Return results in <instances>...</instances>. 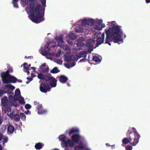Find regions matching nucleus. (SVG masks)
<instances>
[{
  "instance_id": "f257e3e1",
  "label": "nucleus",
  "mask_w": 150,
  "mask_h": 150,
  "mask_svg": "<svg viewBox=\"0 0 150 150\" xmlns=\"http://www.w3.org/2000/svg\"><path fill=\"white\" fill-rule=\"evenodd\" d=\"M103 22V21L102 19L84 18L77 22L75 31L77 33H84L86 34H88L90 30H91L95 36L98 38L96 46H98L104 41L105 33H103L101 34L100 32L105 27V24Z\"/></svg>"
},
{
  "instance_id": "f03ea898",
  "label": "nucleus",
  "mask_w": 150,
  "mask_h": 150,
  "mask_svg": "<svg viewBox=\"0 0 150 150\" xmlns=\"http://www.w3.org/2000/svg\"><path fill=\"white\" fill-rule=\"evenodd\" d=\"M63 36L62 35L56 36L54 40L45 46V47H41L39 50V52L43 55L45 56L47 59L52 60V56H54V53L58 46H60L63 50L67 52V53H69L70 51V49L67 45H62L64 41L63 40ZM63 52L58 49L57 52L55 54V56L59 57L60 55L63 54Z\"/></svg>"
},
{
  "instance_id": "7ed1b4c3",
  "label": "nucleus",
  "mask_w": 150,
  "mask_h": 150,
  "mask_svg": "<svg viewBox=\"0 0 150 150\" xmlns=\"http://www.w3.org/2000/svg\"><path fill=\"white\" fill-rule=\"evenodd\" d=\"M107 25H108V29H106L105 30L107 37L105 43L108 44L110 45V42H113L120 44L123 42V37L126 38V35L124 34L121 27L116 25L115 21L108 22Z\"/></svg>"
},
{
  "instance_id": "20e7f679",
  "label": "nucleus",
  "mask_w": 150,
  "mask_h": 150,
  "mask_svg": "<svg viewBox=\"0 0 150 150\" xmlns=\"http://www.w3.org/2000/svg\"><path fill=\"white\" fill-rule=\"evenodd\" d=\"M27 6L25 10L28 14H30L29 17L33 22L38 23L44 20L42 7L36 0H27Z\"/></svg>"
},
{
  "instance_id": "39448f33",
  "label": "nucleus",
  "mask_w": 150,
  "mask_h": 150,
  "mask_svg": "<svg viewBox=\"0 0 150 150\" xmlns=\"http://www.w3.org/2000/svg\"><path fill=\"white\" fill-rule=\"evenodd\" d=\"M127 135L129 136V138H125L123 139L122 142L124 144H128L132 139L134 140V142L132 144L133 146H135L138 143L140 136L135 128H130L127 133Z\"/></svg>"
},
{
  "instance_id": "423d86ee",
  "label": "nucleus",
  "mask_w": 150,
  "mask_h": 150,
  "mask_svg": "<svg viewBox=\"0 0 150 150\" xmlns=\"http://www.w3.org/2000/svg\"><path fill=\"white\" fill-rule=\"evenodd\" d=\"M13 70L11 68L8 69L6 72H4L1 74V77L3 82L4 83L14 82L15 81L16 78L14 76H11L9 73L12 72Z\"/></svg>"
},
{
  "instance_id": "0eeeda50",
  "label": "nucleus",
  "mask_w": 150,
  "mask_h": 150,
  "mask_svg": "<svg viewBox=\"0 0 150 150\" xmlns=\"http://www.w3.org/2000/svg\"><path fill=\"white\" fill-rule=\"evenodd\" d=\"M75 55H73L71 56L67 54L64 56V60L68 62L67 64H65V66L67 68H70L76 65L74 61H77L78 58L75 57Z\"/></svg>"
},
{
  "instance_id": "6e6552de",
  "label": "nucleus",
  "mask_w": 150,
  "mask_h": 150,
  "mask_svg": "<svg viewBox=\"0 0 150 150\" xmlns=\"http://www.w3.org/2000/svg\"><path fill=\"white\" fill-rule=\"evenodd\" d=\"M38 78L41 79H44L45 81H49L50 86L52 87H55L57 84V80L51 75L45 76L42 73H39L38 75Z\"/></svg>"
},
{
  "instance_id": "1a4fd4ad",
  "label": "nucleus",
  "mask_w": 150,
  "mask_h": 150,
  "mask_svg": "<svg viewBox=\"0 0 150 150\" xmlns=\"http://www.w3.org/2000/svg\"><path fill=\"white\" fill-rule=\"evenodd\" d=\"M10 105L6 107H3L2 108V112L6 114L11 119H13V115L15 114L14 111L11 109Z\"/></svg>"
},
{
  "instance_id": "9d476101",
  "label": "nucleus",
  "mask_w": 150,
  "mask_h": 150,
  "mask_svg": "<svg viewBox=\"0 0 150 150\" xmlns=\"http://www.w3.org/2000/svg\"><path fill=\"white\" fill-rule=\"evenodd\" d=\"M12 97L10 96H9V99L10 102L8 100L7 97L5 96L3 97L1 100V103L3 107L7 106L10 105L11 104V105H13L12 103V101H13L12 99Z\"/></svg>"
},
{
  "instance_id": "9b49d317",
  "label": "nucleus",
  "mask_w": 150,
  "mask_h": 150,
  "mask_svg": "<svg viewBox=\"0 0 150 150\" xmlns=\"http://www.w3.org/2000/svg\"><path fill=\"white\" fill-rule=\"evenodd\" d=\"M71 139L74 143H80L83 142L82 141H83L84 138L79 134H76L72 136Z\"/></svg>"
},
{
  "instance_id": "f8f14e48",
  "label": "nucleus",
  "mask_w": 150,
  "mask_h": 150,
  "mask_svg": "<svg viewBox=\"0 0 150 150\" xmlns=\"http://www.w3.org/2000/svg\"><path fill=\"white\" fill-rule=\"evenodd\" d=\"M62 147L63 148H67L68 147H73L74 146V144L72 140L69 139H67L65 142L61 143Z\"/></svg>"
},
{
  "instance_id": "ddd939ff",
  "label": "nucleus",
  "mask_w": 150,
  "mask_h": 150,
  "mask_svg": "<svg viewBox=\"0 0 150 150\" xmlns=\"http://www.w3.org/2000/svg\"><path fill=\"white\" fill-rule=\"evenodd\" d=\"M79 144L75 147V150H91L88 148L86 143L81 142Z\"/></svg>"
},
{
  "instance_id": "4468645a",
  "label": "nucleus",
  "mask_w": 150,
  "mask_h": 150,
  "mask_svg": "<svg viewBox=\"0 0 150 150\" xmlns=\"http://www.w3.org/2000/svg\"><path fill=\"white\" fill-rule=\"evenodd\" d=\"M50 88L48 84L47 83H42L40 85V90L43 93H46L50 90Z\"/></svg>"
},
{
  "instance_id": "2eb2a0df",
  "label": "nucleus",
  "mask_w": 150,
  "mask_h": 150,
  "mask_svg": "<svg viewBox=\"0 0 150 150\" xmlns=\"http://www.w3.org/2000/svg\"><path fill=\"white\" fill-rule=\"evenodd\" d=\"M18 99L21 103L24 104H25V102L24 98L21 96H19V97L16 98H13V101L12 102L13 105V106L16 107L18 106V105L16 102V101Z\"/></svg>"
},
{
  "instance_id": "dca6fc26",
  "label": "nucleus",
  "mask_w": 150,
  "mask_h": 150,
  "mask_svg": "<svg viewBox=\"0 0 150 150\" xmlns=\"http://www.w3.org/2000/svg\"><path fill=\"white\" fill-rule=\"evenodd\" d=\"M37 108L38 113L39 115L44 114L47 112V111L46 110L43 109L41 105L40 104H38Z\"/></svg>"
},
{
  "instance_id": "f3484780",
  "label": "nucleus",
  "mask_w": 150,
  "mask_h": 150,
  "mask_svg": "<svg viewBox=\"0 0 150 150\" xmlns=\"http://www.w3.org/2000/svg\"><path fill=\"white\" fill-rule=\"evenodd\" d=\"M18 0H13L12 2L14 6L16 8H18V6L17 4V3L18 1ZM21 0V5L23 7H24L26 4V0Z\"/></svg>"
},
{
  "instance_id": "a211bd4d",
  "label": "nucleus",
  "mask_w": 150,
  "mask_h": 150,
  "mask_svg": "<svg viewBox=\"0 0 150 150\" xmlns=\"http://www.w3.org/2000/svg\"><path fill=\"white\" fill-rule=\"evenodd\" d=\"M40 69L41 71L44 72H47L49 71L48 66L45 63L42 64L40 67Z\"/></svg>"
},
{
  "instance_id": "6ab92c4d",
  "label": "nucleus",
  "mask_w": 150,
  "mask_h": 150,
  "mask_svg": "<svg viewBox=\"0 0 150 150\" xmlns=\"http://www.w3.org/2000/svg\"><path fill=\"white\" fill-rule=\"evenodd\" d=\"M95 41L93 39L88 40L86 41V45L89 47H93L95 44Z\"/></svg>"
},
{
  "instance_id": "aec40b11",
  "label": "nucleus",
  "mask_w": 150,
  "mask_h": 150,
  "mask_svg": "<svg viewBox=\"0 0 150 150\" xmlns=\"http://www.w3.org/2000/svg\"><path fill=\"white\" fill-rule=\"evenodd\" d=\"M23 66L24 67V71L26 72L28 75H29L30 72L29 70H30V69L29 68V67H30V64H29V65L26 63H24L23 64Z\"/></svg>"
},
{
  "instance_id": "412c9836",
  "label": "nucleus",
  "mask_w": 150,
  "mask_h": 150,
  "mask_svg": "<svg viewBox=\"0 0 150 150\" xmlns=\"http://www.w3.org/2000/svg\"><path fill=\"white\" fill-rule=\"evenodd\" d=\"M79 131V130L78 128L76 127H73L69 129V135H70L74 133L78 132Z\"/></svg>"
},
{
  "instance_id": "4be33fe9",
  "label": "nucleus",
  "mask_w": 150,
  "mask_h": 150,
  "mask_svg": "<svg viewBox=\"0 0 150 150\" xmlns=\"http://www.w3.org/2000/svg\"><path fill=\"white\" fill-rule=\"evenodd\" d=\"M86 55V52L83 51L81 52L78 54H76V56H75V57L77 58L78 59H79L82 57H85Z\"/></svg>"
},
{
  "instance_id": "5701e85b",
  "label": "nucleus",
  "mask_w": 150,
  "mask_h": 150,
  "mask_svg": "<svg viewBox=\"0 0 150 150\" xmlns=\"http://www.w3.org/2000/svg\"><path fill=\"white\" fill-rule=\"evenodd\" d=\"M84 40V39L82 37L79 38L78 40V43H77L76 45L78 47H81L83 46L84 45L81 42L83 41Z\"/></svg>"
},
{
  "instance_id": "b1692460",
  "label": "nucleus",
  "mask_w": 150,
  "mask_h": 150,
  "mask_svg": "<svg viewBox=\"0 0 150 150\" xmlns=\"http://www.w3.org/2000/svg\"><path fill=\"white\" fill-rule=\"evenodd\" d=\"M67 80V78L65 76L62 75L59 77V81L62 83H65Z\"/></svg>"
},
{
  "instance_id": "393cba45",
  "label": "nucleus",
  "mask_w": 150,
  "mask_h": 150,
  "mask_svg": "<svg viewBox=\"0 0 150 150\" xmlns=\"http://www.w3.org/2000/svg\"><path fill=\"white\" fill-rule=\"evenodd\" d=\"M7 130L8 134H11L14 131V127L13 126L9 125L8 127Z\"/></svg>"
},
{
  "instance_id": "a878e982",
  "label": "nucleus",
  "mask_w": 150,
  "mask_h": 150,
  "mask_svg": "<svg viewBox=\"0 0 150 150\" xmlns=\"http://www.w3.org/2000/svg\"><path fill=\"white\" fill-rule=\"evenodd\" d=\"M69 38L70 39L74 40L77 38V36L72 32H70L69 34Z\"/></svg>"
},
{
  "instance_id": "bb28decb",
  "label": "nucleus",
  "mask_w": 150,
  "mask_h": 150,
  "mask_svg": "<svg viewBox=\"0 0 150 150\" xmlns=\"http://www.w3.org/2000/svg\"><path fill=\"white\" fill-rule=\"evenodd\" d=\"M20 96V91L19 89H16L15 91V95L14 97H12V99L13 100V98H16Z\"/></svg>"
},
{
  "instance_id": "cd10ccee",
  "label": "nucleus",
  "mask_w": 150,
  "mask_h": 150,
  "mask_svg": "<svg viewBox=\"0 0 150 150\" xmlns=\"http://www.w3.org/2000/svg\"><path fill=\"white\" fill-rule=\"evenodd\" d=\"M13 119L16 122H18L20 120V116L18 114H16L15 115L14 114Z\"/></svg>"
},
{
  "instance_id": "c85d7f7f",
  "label": "nucleus",
  "mask_w": 150,
  "mask_h": 150,
  "mask_svg": "<svg viewBox=\"0 0 150 150\" xmlns=\"http://www.w3.org/2000/svg\"><path fill=\"white\" fill-rule=\"evenodd\" d=\"M66 137L63 135H60L59 137V140L61 141V143L65 141Z\"/></svg>"
},
{
  "instance_id": "c756f323",
  "label": "nucleus",
  "mask_w": 150,
  "mask_h": 150,
  "mask_svg": "<svg viewBox=\"0 0 150 150\" xmlns=\"http://www.w3.org/2000/svg\"><path fill=\"white\" fill-rule=\"evenodd\" d=\"M43 146V144H42L39 143L36 144L35 147L36 149H40L42 148Z\"/></svg>"
},
{
  "instance_id": "7c9ffc66",
  "label": "nucleus",
  "mask_w": 150,
  "mask_h": 150,
  "mask_svg": "<svg viewBox=\"0 0 150 150\" xmlns=\"http://www.w3.org/2000/svg\"><path fill=\"white\" fill-rule=\"evenodd\" d=\"M93 60L96 62H100L101 60V58L100 57L94 56L93 57Z\"/></svg>"
},
{
  "instance_id": "2f4dec72",
  "label": "nucleus",
  "mask_w": 150,
  "mask_h": 150,
  "mask_svg": "<svg viewBox=\"0 0 150 150\" xmlns=\"http://www.w3.org/2000/svg\"><path fill=\"white\" fill-rule=\"evenodd\" d=\"M5 88L12 90H13L15 88L14 86L10 84H8L6 85L5 86Z\"/></svg>"
},
{
  "instance_id": "473e14b6",
  "label": "nucleus",
  "mask_w": 150,
  "mask_h": 150,
  "mask_svg": "<svg viewBox=\"0 0 150 150\" xmlns=\"http://www.w3.org/2000/svg\"><path fill=\"white\" fill-rule=\"evenodd\" d=\"M20 116L22 120L25 121L26 120V116L23 113H21L20 114Z\"/></svg>"
},
{
  "instance_id": "72a5a7b5",
  "label": "nucleus",
  "mask_w": 150,
  "mask_h": 150,
  "mask_svg": "<svg viewBox=\"0 0 150 150\" xmlns=\"http://www.w3.org/2000/svg\"><path fill=\"white\" fill-rule=\"evenodd\" d=\"M59 71L58 68L57 67H55L52 70L51 72L52 73L55 74L58 72Z\"/></svg>"
},
{
  "instance_id": "f704fd0d",
  "label": "nucleus",
  "mask_w": 150,
  "mask_h": 150,
  "mask_svg": "<svg viewBox=\"0 0 150 150\" xmlns=\"http://www.w3.org/2000/svg\"><path fill=\"white\" fill-rule=\"evenodd\" d=\"M54 61L55 62L59 64H62L63 62L62 60L60 59H55L54 60Z\"/></svg>"
},
{
  "instance_id": "c9c22d12",
  "label": "nucleus",
  "mask_w": 150,
  "mask_h": 150,
  "mask_svg": "<svg viewBox=\"0 0 150 150\" xmlns=\"http://www.w3.org/2000/svg\"><path fill=\"white\" fill-rule=\"evenodd\" d=\"M6 129V127L4 125H2L0 129V131L2 132H3Z\"/></svg>"
},
{
  "instance_id": "e433bc0d",
  "label": "nucleus",
  "mask_w": 150,
  "mask_h": 150,
  "mask_svg": "<svg viewBox=\"0 0 150 150\" xmlns=\"http://www.w3.org/2000/svg\"><path fill=\"white\" fill-rule=\"evenodd\" d=\"M3 138V144H4L5 143L7 142L8 140V138L7 137H4Z\"/></svg>"
},
{
  "instance_id": "4c0bfd02",
  "label": "nucleus",
  "mask_w": 150,
  "mask_h": 150,
  "mask_svg": "<svg viewBox=\"0 0 150 150\" xmlns=\"http://www.w3.org/2000/svg\"><path fill=\"white\" fill-rule=\"evenodd\" d=\"M27 79L28 81L26 82V83L27 84H28L29 82L33 80V78L32 77H27Z\"/></svg>"
},
{
  "instance_id": "58836bf2",
  "label": "nucleus",
  "mask_w": 150,
  "mask_h": 150,
  "mask_svg": "<svg viewBox=\"0 0 150 150\" xmlns=\"http://www.w3.org/2000/svg\"><path fill=\"white\" fill-rule=\"evenodd\" d=\"M27 79L28 81L26 82V83L27 84H28L29 82L33 80V78L32 77H27Z\"/></svg>"
},
{
  "instance_id": "ea45409f",
  "label": "nucleus",
  "mask_w": 150,
  "mask_h": 150,
  "mask_svg": "<svg viewBox=\"0 0 150 150\" xmlns=\"http://www.w3.org/2000/svg\"><path fill=\"white\" fill-rule=\"evenodd\" d=\"M132 147L130 145H127L126 146V150H132Z\"/></svg>"
},
{
  "instance_id": "a19ab883",
  "label": "nucleus",
  "mask_w": 150,
  "mask_h": 150,
  "mask_svg": "<svg viewBox=\"0 0 150 150\" xmlns=\"http://www.w3.org/2000/svg\"><path fill=\"white\" fill-rule=\"evenodd\" d=\"M25 108L26 109H30L31 108V105L28 104H26L25 106Z\"/></svg>"
},
{
  "instance_id": "79ce46f5",
  "label": "nucleus",
  "mask_w": 150,
  "mask_h": 150,
  "mask_svg": "<svg viewBox=\"0 0 150 150\" xmlns=\"http://www.w3.org/2000/svg\"><path fill=\"white\" fill-rule=\"evenodd\" d=\"M43 6L44 7L45 6L46 0H41Z\"/></svg>"
},
{
  "instance_id": "37998d69",
  "label": "nucleus",
  "mask_w": 150,
  "mask_h": 150,
  "mask_svg": "<svg viewBox=\"0 0 150 150\" xmlns=\"http://www.w3.org/2000/svg\"><path fill=\"white\" fill-rule=\"evenodd\" d=\"M6 92L2 91L0 89V97L2 96V95Z\"/></svg>"
},
{
  "instance_id": "c03bdc74",
  "label": "nucleus",
  "mask_w": 150,
  "mask_h": 150,
  "mask_svg": "<svg viewBox=\"0 0 150 150\" xmlns=\"http://www.w3.org/2000/svg\"><path fill=\"white\" fill-rule=\"evenodd\" d=\"M81 50V48L80 47L79 48H76H76H74L73 51H74L75 53L76 54L77 53V52H76V51H77V50Z\"/></svg>"
},
{
  "instance_id": "a18cd8bd",
  "label": "nucleus",
  "mask_w": 150,
  "mask_h": 150,
  "mask_svg": "<svg viewBox=\"0 0 150 150\" xmlns=\"http://www.w3.org/2000/svg\"><path fill=\"white\" fill-rule=\"evenodd\" d=\"M3 137V135L0 133V141H1Z\"/></svg>"
},
{
  "instance_id": "49530a36",
  "label": "nucleus",
  "mask_w": 150,
  "mask_h": 150,
  "mask_svg": "<svg viewBox=\"0 0 150 150\" xmlns=\"http://www.w3.org/2000/svg\"><path fill=\"white\" fill-rule=\"evenodd\" d=\"M25 113L26 115L30 114V112H29V110H28L27 112H25Z\"/></svg>"
},
{
  "instance_id": "de8ad7c7",
  "label": "nucleus",
  "mask_w": 150,
  "mask_h": 150,
  "mask_svg": "<svg viewBox=\"0 0 150 150\" xmlns=\"http://www.w3.org/2000/svg\"><path fill=\"white\" fill-rule=\"evenodd\" d=\"M2 122V119L1 117H0V125L1 124Z\"/></svg>"
},
{
  "instance_id": "09e8293b",
  "label": "nucleus",
  "mask_w": 150,
  "mask_h": 150,
  "mask_svg": "<svg viewBox=\"0 0 150 150\" xmlns=\"http://www.w3.org/2000/svg\"><path fill=\"white\" fill-rule=\"evenodd\" d=\"M67 42L70 45H72L73 44L72 42L71 41H67Z\"/></svg>"
},
{
  "instance_id": "8fccbe9b",
  "label": "nucleus",
  "mask_w": 150,
  "mask_h": 150,
  "mask_svg": "<svg viewBox=\"0 0 150 150\" xmlns=\"http://www.w3.org/2000/svg\"><path fill=\"white\" fill-rule=\"evenodd\" d=\"M32 69L34 71H35V69H36V68L34 67H30V69Z\"/></svg>"
},
{
  "instance_id": "3c124183",
  "label": "nucleus",
  "mask_w": 150,
  "mask_h": 150,
  "mask_svg": "<svg viewBox=\"0 0 150 150\" xmlns=\"http://www.w3.org/2000/svg\"><path fill=\"white\" fill-rule=\"evenodd\" d=\"M146 1L147 3H148L150 2V0H146Z\"/></svg>"
},
{
  "instance_id": "603ef678",
  "label": "nucleus",
  "mask_w": 150,
  "mask_h": 150,
  "mask_svg": "<svg viewBox=\"0 0 150 150\" xmlns=\"http://www.w3.org/2000/svg\"><path fill=\"white\" fill-rule=\"evenodd\" d=\"M31 76H32L33 77H35V75L33 74V73H31Z\"/></svg>"
},
{
  "instance_id": "864d4df0",
  "label": "nucleus",
  "mask_w": 150,
  "mask_h": 150,
  "mask_svg": "<svg viewBox=\"0 0 150 150\" xmlns=\"http://www.w3.org/2000/svg\"><path fill=\"white\" fill-rule=\"evenodd\" d=\"M38 103L37 102H34V104L35 105H36Z\"/></svg>"
},
{
  "instance_id": "5fc2aeb1",
  "label": "nucleus",
  "mask_w": 150,
  "mask_h": 150,
  "mask_svg": "<svg viewBox=\"0 0 150 150\" xmlns=\"http://www.w3.org/2000/svg\"><path fill=\"white\" fill-rule=\"evenodd\" d=\"M85 60V59H81L80 60V62H82L83 61H84V60Z\"/></svg>"
},
{
  "instance_id": "6e6d98bb",
  "label": "nucleus",
  "mask_w": 150,
  "mask_h": 150,
  "mask_svg": "<svg viewBox=\"0 0 150 150\" xmlns=\"http://www.w3.org/2000/svg\"><path fill=\"white\" fill-rule=\"evenodd\" d=\"M0 150H2V147L0 145Z\"/></svg>"
},
{
  "instance_id": "4d7b16f0",
  "label": "nucleus",
  "mask_w": 150,
  "mask_h": 150,
  "mask_svg": "<svg viewBox=\"0 0 150 150\" xmlns=\"http://www.w3.org/2000/svg\"><path fill=\"white\" fill-rule=\"evenodd\" d=\"M106 145H109V144L107 143V144H106Z\"/></svg>"
},
{
  "instance_id": "13d9d810",
  "label": "nucleus",
  "mask_w": 150,
  "mask_h": 150,
  "mask_svg": "<svg viewBox=\"0 0 150 150\" xmlns=\"http://www.w3.org/2000/svg\"><path fill=\"white\" fill-rule=\"evenodd\" d=\"M67 85L68 86H69V84L68 83H67Z\"/></svg>"
},
{
  "instance_id": "bf43d9fd",
  "label": "nucleus",
  "mask_w": 150,
  "mask_h": 150,
  "mask_svg": "<svg viewBox=\"0 0 150 150\" xmlns=\"http://www.w3.org/2000/svg\"><path fill=\"white\" fill-rule=\"evenodd\" d=\"M96 46H95V47H94V48H95L96 47Z\"/></svg>"
}]
</instances>
